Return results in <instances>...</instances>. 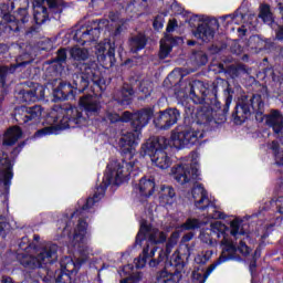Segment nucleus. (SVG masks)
<instances>
[{"mask_svg": "<svg viewBox=\"0 0 283 283\" xmlns=\"http://www.w3.org/2000/svg\"><path fill=\"white\" fill-rule=\"evenodd\" d=\"M154 117V108H144L137 113L124 112L120 116L122 123H128L132 120V127L134 133H126L119 139V147L123 154V161H113L107 166V170L103 178V186L97 188L94 198L101 199L105 195V188L108 185H120L123 180L129 178L132 171H136L138 166L136 165V146L140 140V130L143 127L149 125V120Z\"/></svg>", "mask_w": 283, "mask_h": 283, "instance_id": "f257e3e1", "label": "nucleus"}, {"mask_svg": "<svg viewBox=\"0 0 283 283\" xmlns=\"http://www.w3.org/2000/svg\"><path fill=\"white\" fill-rule=\"evenodd\" d=\"M98 200L101 199L94 197L88 198L82 209L76 210L71 216L70 221L66 223H63V221L60 222V224H63V234L70 235V239L72 240L71 247L77 249L82 258L77 259V262H74L70 256L62 259L61 272L56 276V283H72V276H70V273L78 271L81 269V264L87 260V255H90V247H87L90 234H87V222H85L83 218H85V211H87V209H92Z\"/></svg>", "mask_w": 283, "mask_h": 283, "instance_id": "f03ea898", "label": "nucleus"}, {"mask_svg": "<svg viewBox=\"0 0 283 283\" xmlns=\"http://www.w3.org/2000/svg\"><path fill=\"white\" fill-rule=\"evenodd\" d=\"M87 118L83 116V112L77 107H61L54 106L46 117L48 127H44L35 133L36 138L56 134L59 129H70L81 125H85Z\"/></svg>", "mask_w": 283, "mask_h": 283, "instance_id": "7ed1b4c3", "label": "nucleus"}, {"mask_svg": "<svg viewBox=\"0 0 283 283\" xmlns=\"http://www.w3.org/2000/svg\"><path fill=\"white\" fill-rule=\"evenodd\" d=\"M83 73L81 76L76 75L72 84L61 83L57 91H55V96L59 98H74V94L77 92H85L90 86V83L101 86L103 84V78H101V71L96 69V64L83 66Z\"/></svg>", "mask_w": 283, "mask_h": 283, "instance_id": "20e7f679", "label": "nucleus"}, {"mask_svg": "<svg viewBox=\"0 0 283 283\" xmlns=\"http://www.w3.org/2000/svg\"><path fill=\"white\" fill-rule=\"evenodd\" d=\"M210 231L212 235L219 239L222 253L218 262L209 266L207 275H211V273L216 271V266H219L222 262H227V260H233V255H235V244H233V241L229 238V227H227V224L221 221H213L210 223Z\"/></svg>", "mask_w": 283, "mask_h": 283, "instance_id": "39448f33", "label": "nucleus"}, {"mask_svg": "<svg viewBox=\"0 0 283 283\" xmlns=\"http://www.w3.org/2000/svg\"><path fill=\"white\" fill-rule=\"evenodd\" d=\"M169 139L166 137H154L142 146L143 156H149L153 165L159 169H169L171 167V157L167 155Z\"/></svg>", "mask_w": 283, "mask_h": 283, "instance_id": "423d86ee", "label": "nucleus"}, {"mask_svg": "<svg viewBox=\"0 0 283 283\" xmlns=\"http://www.w3.org/2000/svg\"><path fill=\"white\" fill-rule=\"evenodd\" d=\"M59 247L56 244H49L44 248L36 250V255L32 254H18V260L24 269H41L45 264H52L56 260V252Z\"/></svg>", "mask_w": 283, "mask_h": 283, "instance_id": "0eeeda50", "label": "nucleus"}, {"mask_svg": "<svg viewBox=\"0 0 283 283\" xmlns=\"http://www.w3.org/2000/svg\"><path fill=\"white\" fill-rule=\"evenodd\" d=\"M200 138H205V135L200 130H196L195 128H188L184 132L172 130L169 146L176 147V149H182L185 147H189V145H196L197 140Z\"/></svg>", "mask_w": 283, "mask_h": 283, "instance_id": "6e6552de", "label": "nucleus"}, {"mask_svg": "<svg viewBox=\"0 0 283 283\" xmlns=\"http://www.w3.org/2000/svg\"><path fill=\"white\" fill-rule=\"evenodd\" d=\"M107 20L103 21H93L88 25L81 27L74 33V41L85 45V43H92V41H96L98 36H101V30L104 25H107Z\"/></svg>", "mask_w": 283, "mask_h": 283, "instance_id": "1a4fd4ad", "label": "nucleus"}, {"mask_svg": "<svg viewBox=\"0 0 283 283\" xmlns=\"http://www.w3.org/2000/svg\"><path fill=\"white\" fill-rule=\"evenodd\" d=\"M180 118V111L177 108H167L155 115L154 125L157 129H171Z\"/></svg>", "mask_w": 283, "mask_h": 283, "instance_id": "9d476101", "label": "nucleus"}, {"mask_svg": "<svg viewBox=\"0 0 283 283\" xmlns=\"http://www.w3.org/2000/svg\"><path fill=\"white\" fill-rule=\"evenodd\" d=\"M171 174L179 185H187V182H191L192 180H196L198 176H200L198 167L189 164H181L172 167Z\"/></svg>", "mask_w": 283, "mask_h": 283, "instance_id": "9b49d317", "label": "nucleus"}, {"mask_svg": "<svg viewBox=\"0 0 283 283\" xmlns=\"http://www.w3.org/2000/svg\"><path fill=\"white\" fill-rule=\"evenodd\" d=\"M145 238H148L150 244H163L167 240V234L156 228L148 227L147 222H143L136 238V244H140Z\"/></svg>", "mask_w": 283, "mask_h": 283, "instance_id": "f8f14e48", "label": "nucleus"}, {"mask_svg": "<svg viewBox=\"0 0 283 283\" xmlns=\"http://www.w3.org/2000/svg\"><path fill=\"white\" fill-rule=\"evenodd\" d=\"M156 189V182L151 178H142L137 185L134 186V193L140 200H145L150 196H154V190Z\"/></svg>", "mask_w": 283, "mask_h": 283, "instance_id": "ddd939ff", "label": "nucleus"}, {"mask_svg": "<svg viewBox=\"0 0 283 283\" xmlns=\"http://www.w3.org/2000/svg\"><path fill=\"white\" fill-rule=\"evenodd\" d=\"M78 103L80 107H83L88 116H96L101 112V102L94 95H84Z\"/></svg>", "mask_w": 283, "mask_h": 283, "instance_id": "4468645a", "label": "nucleus"}, {"mask_svg": "<svg viewBox=\"0 0 283 283\" xmlns=\"http://www.w3.org/2000/svg\"><path fill=\"white\" fill-rule=\"evenodd\" d=\"M265 123L268 127H271L279 136V138H283V116L280 111H272L269 115L265 116Z\"/></svg>", "mask_w": 283, "mask_h": 283, "instance_id": "2eb2a0df", "label": "nucleus"}, {"mask_svg": "<svg viewBox=\"0 0 283 283\" xmlns=\"http://www.w3.org/2000/svg\"><path fill=\"white\" fill-rule=\"evenodd\" d=\"M191 196L197 209L205 210L209 207V195L202 185L195 186Z\"/></svg>", "mask_w": 283, "mask_h": 283, "instance_id": "dca6fc26", "label": "nucleus"}, {"mask_svg": "<svg viewBox=\"0 0 283 283\" xmlns=\"http://www.w3.org/2000/svg\"><path fill=\"white\" fill-rule=\"evenodd\" d=\"M95 54L98 61H105V59H109L111 63L114 61V56L116 54V45L112 42H101L95 46Z\"/></svg>", "mask_w": 283, "mask_h": 283, "instance_id": "f3484780", "label": "nucleus"}, {"mask_svg": "<svg viewBox=\"0 0 283 283\" xmlns=\"http://www.w3.org/2000/svg\"><path fill=\"white\" fill-rule=\"evenodd\" d=\"M12 178V163L8 159V155H4L0 150V182L8 185V180Z\"/></svg>", "mask_w": 283, "mask_h": 283, "instance_id": "a211bd4d", "label": "nucleus"}, {"mask_svg": "<svg viewBox=\"0 0 283 283\" xmlns=\"http://www.w3.org/2000/svg\"><path fill=\"white\" fill-rule=\"evenodd\" d=\"M23 123H30V120H39L43 116V108L39 105L32 107L22 106L20 108Z\"/></svg>", "mask_w": 283, "mask_h": 283, "instance_id": "6ab92c4d", "label": "nucleus"}, {"mask_svg": "<svg viewBox=\"0 0 283 283\" xmlns=\"http://www.w3.org/2000/svg\"><path fill=\"white\" fill-rule=\"evenodd\" d=\"M214 35L216 31H213L207 23L200 24L193 32V36L198 39V41H201V43H209V41H213Z\"/></svg>", "mask_w": 283, "mask_h": 283, "instance_id": "aec40b11", "label": "nucleus"}, {"mask_svg": "<svg viewBox=\"0 0 283 283\" xmlns=\"http://www.w3.org/2000/svg\"><path fill=\"white\" fill-rule=\"evenodd\" d=\"M157 247H153L149 245V243H147L146 248H144L143 250V254L139 255V258L134 260V264L136 266V269H144L145 264H147V259L149 258H154L156 255V251H157Z\"/></svg>", "mask_w": 283, "mask_h": 283, "instance_id": "412c9836", "label": "nucleus"}, {"mask_svg": "<svg viewBox=\"0 0 283 283\" xmlns=\"http://www.w3.org/2000/svg\"><path fill=\"white\" fill-rule=\"evenodd\" d=\"M176 198V190L170 186H161L159 190V202L161 205H174Z\"/></svg>", "mask_w": 283, "mask_h": 283, "instance_id": "4be33fe9", "label": "nucleus"}, {"mask_svg": "<svg viewBox=\"0 0 283 283\" xmlns=\"http://www.w3.org/2000/svg\"><path fill=\"white\" fill-rule=\"evenodd\" d=\"M251 114V108L248 104H238L233 113V119L237 125H242L247 120V116Z\"/></svg>", "mask_w": 283, "mask_h": 283, "instance_id": "5701e85b", "label": "nucleus"}, {"mask_svg": "<svg viewBox=\"0 0 283 283\" xmlns=\"http://www.w3.org/2000/svg\"><path fill=\"white\" fill-rule=\"evenodd\" d=\"M22 134L21 128L18 126L10 128L4 135L3 145L6 147H12V145H14V143L21 138Z\"/></svg>", "mask_w": 283, "mask_h": 283, "instance_id": "b1692460", "label": "nucleus"}, {"mask_svg": "<svg viewBox=\"0 0 283 283\" xmlns=\"http://www.w3.org/2000/svg\"><path fill=\"white\" fill-rule=\"evenodd\" d=\"M33 17L38 24L45 23V19H48V9L41 6L39 1L33 3Z\"/></svg>", "mask_w": 283, "mask_h": 283, "instance_id": "393cba45", "label": "nucleus"}, {"mask_svg": "<svg viewBox=\"0 0 283 283\" xmlns=\"http://www.w3.org/2000/svg\"><path fill=\"white\" fill-rule=\"evenodd\" d=\"M132 98H134V90L129 86H124L117 94V102L120 103V105H129Z\"/></svg>", "mask_w": 283, "mask_h": 283, "instance_id": "a878e982", "label": "nucleus"}, {"mask_svg": "<svg viewBox=\"0 0 283 283\" xmlns=\"http://www.w3.org/2000/svg\"><path fill=\"white\" fill-rule=\"evenodd\" d=\"M211 120H213L211 111H208V112L199 111L197 113V120L193 124V127L191 129H196V125H200V127H205L208 123H211Z\"/></svg>", "mask_w": 283, "mask_h": 283, "instance_id": "bb28decb", "label": "nucleus"}, {"mask_svg": "<svg viewBox=\"0 0 283 283\" xmlns=\"http://www.w3.org/2000/svg\"><path fill=\"white\" fill-rule=\"evenodd\" d=\"M259 17L268 25H273V12H271V7L269 4H261L260 6Z\"/></svg>", "mask_w": 283, "mask_h": 283, "instance_id": "cd10ccee", "label": "nucleus"}, {"mask_svg": "<svg viewBox=\"0 0 283 283\" xmlns=\"http://www.w3.org/2000/svg\"><path fill=\"white\" fill-rule=\"evenodd\" d=\"M70 54L72 59H74V61H87V59L90 57V51L84 48L74 46L70 50Z\"/></svg>", "mask_w": 283, "mask_h": 283, "instance_id": "c85d7f7f", "label": "nucleus"}, {"mask_svg": "<svg viewBox=\"0 0 283 283\" xmlns=\"http://www.w3.org/2000/svg\"><path fill=\"white\" fill-rule=\"evenodd\" d=\"M147 44V39H145V35L138 34L130 39V50L132 52H138V50H143L145 45Z\"/></svg>", "mask_w": 283, "mask_h": 283, "instance_id": "c756f323", "label": "nucleus"}, {"mask_svg": "<svg viewBox=\"0 0 283 283\" xmlns=\"http://www.w3.org/2000/svg\"><path fill=\"white\" fill-rule=\"evenodd\" d=\"M169 52H171V38H169V35H166L160 41V59H167V56H169Z\"/></svg>", "mask_w": 283, "mask_h": 283, "instance_id": "7c9ffc66", "label": "nucleus"}, {"mask_svg": "<svg viewBox=\"0 0 283 283\" xmlns=\"http://www.w3.org/2000/svg\"><path fill=\"white\" fill-rule=\"evenodd\" d=\"M230 235L238 240L240 237L244 235V230L240 227V221L234 219L230 222Z\"/></svg>", "mask_w": 283, "mask_h": 283, "instance_id": "2f4dec72", "label": "nucleus"}, {"mask_svg": "<svg viewBox=\"0 0 283 283\" xmlns=\"http://www.w3.org/2000/svg\"><path fill=\"white\" fill-rule=\"evenodd\" d=\"M30 62H19L17 60L15 64H12L11 66H2L0 67V76H3L4 74H14L15 70H19V67H23L28 65Z\"/></svg>", "mask_w": 283, "mask_h": 283, "instance_id": "473e14b6", "label": "nucleus"}, {"mask_svg": "<svg viewBox=\"0 0 283 283\" xmlns=\"http://www.w3.org/2000/svg\"><path fill=\"white\" fill-rule=\"evenodd\" d=\"M196 90L197 92H199V94H201V96H203V99L206 96H209V94H211V90H209V84H205L203 82H197L195 84V86L192 87V94H196Z\"/></svg>", "mask_w": 283, "mask_h": 283, "instance_id": "72a5a7b5", "label": "nucleus"}, {"mask_svg": "<svg viewBox=\"0 0 283 283\" xmlns=\"http://www.w3.org/2000/svg\"><path fill=\"white\" fill-rule=\"evenodd\" d=\"M171 264L176 268L175 275L182 273V270L185 269V262L182 261L178 252H175V254L172 255Z\"/></svg>", "mask_w": 283, "mask_h": 283, "instance_id": "f704fd0d", "label": "nucleus"}, {"mask_svg": "<svg viewBox=\"0 0 283 283\" xmlns=\"http://www.w3.org/2000/svg\"><path fill=\"white\" fill-rule=\"evenodd\" d=\"M202 227V222L198 219H188L184 224H181V229L185 231H191L193 229H200Z\"/></svg>", "mask_w": 283, "mask_h": 283, "instance_id": "c9c22d12", "label": "nucleus"}, {"mask_svg": "<svg viewBox=\"0 0 283 283\" xmlns=\"http://www.w3.org/2000/svg\"><path fill=\"white\" fill-rule=\"evenodd\" d=\"M271 149L275 154L276 165H283V149L277 142H272Z\"/></svg>", "mask_w": 283, "mask_h": 283, "instance_id": "e433bc0d", "label": "nucleus"}, {"mask_svg": "<svg viewBox=\"0 0 283 283\" xmlns=\"http://www.w3.org/2000/svg\"><path fill=\"white\" fill-rule=\"evenodd\" d=\"M199 239L203 242V244H208V247H217L218 241L211 238V234L207 231H202L199 235Z\"/></svg>", "mask_w": 283, "mask_h": 283, "instance_id": "4c0bfd02", "label": "nucleus"}, {"mask_svg": "<svg viewBox=\"0 0 283 283\" xmlns=\"http://www.w3.org/2000/svg\"><path fill=\"white\" fill-rule=\"evenodd\" d=\"M251 106H252V109H255L256 112H261L262 107H264V102H262V97L260 95H254L251 98Z\"/></svg>", "mask_w": 283, "mask_h": 283, "instance_id": "58836bf2", "label": "nucleus"}, {"mask_svg": "<svg viewBox=\"0 0 283 283\" xmlns=\"http://www.w3.org/2000/svg\"><path fill=\"white\" fill-rule=\"evenodd\" d=\"M151 90H154L151 82H142L140 92L145 95L146 98L151 94Z\"/></svg>", "mask_w": 283, "mask_h": 283, "instance_id": "ea45409f", "label": "nucleus"}, {"mask_svg": "<svg viewBox=\"0 0 283 283\" xmlns=\"http://www.w3.org/2000/svg\"><path fill=\"white\" fill-rule=\"evenodd\" d=\"M209 218H211L212 220H224V218H227L226 214H223V212H220V210H217L216 208L211 207L210 208V212H209Z\"/></svg>", "mask_w": 283, "mask_h": 283, "instance_id": "a19ab883", "label": "nucleus"}, {"mask_svg": "<svg viewBox=\"0 0 283 283\" xmlns=\"http://www.w3.org/2000/svg\"><path fill=\"white\" fill-rule=\"evenodd\" d=\"M23 101L24 103H35L36 97L34 95V91L33 90L25 91L23 93Z\"/></svg>", "mask_w": 283, "mask_h": 283, "instance_id": "79ce46f5", "label": "nucleus"}, {"mask_svg": "<svg viewBox=\"0 0 283 283\" xmlns=\"http://www.w3.org/2000/svg\"><path fill=\"white\" fill-rule=\"evenodd\" d=\"M153 25L155 30H163V27L165 25V17L157 15Z\"/></svg>", "mask_w": 283, "mask_h": 283, "instance_id": "37998d69", "label": "nucleus"}, {"mask_svg": "<svg viewBox=\"0 0 283 283\" xmlns=\"http://www.w3.org/2000/svg\"><path fill=\"white\" fill-rule=\"evenodd\" d=\"M178 238H180V233L178 232H174L171 234L170 241L168 242L167 247H166V251L167 253L171 252V247H174V244H176V240H178Z\"/></svg>", "mask_w": 283, "mask_h": 283, "instance_id": "c03bdc74", "label": "nucleus"}, {"mask_svg": "<svg viewBox=\"0 0 283 283\" xmlns=\"http://www.w3.org/2000/svg\"><path fill=\"white\" fill-rule=\"evenodd\" d=\"M46 3L49 8L56 9L59 12H61V6H63V1L61 0H46Z\"/></svg>", "mask_w": 283, "mask_h": 283, "instance_id": "a18cd8bd", "label": "nucleus"}, {"mask_svg": "<svg viewBox=\"0 0 283 283\" xmlns=\"http://www.w3.org/2000/svg\"><path fill=\"white\" fill-rule=\"evenodd\" d=\"M33 94L35 96V101H39V98H43L45 96V88L40 85L33 90Z\"/></svg>", "mask_w": 283, "mask_h": 283, "instance_id": "49530a36", "label": "nucleus"}, {"mask_svg": "<svg viewBox=\"0 0 283 283\" xmlns=\"http://www.w3.org/2000/svg\"><path fill=\"white\" fill-rule=\"evenodd\" d=\"M106 120H109V123H118V120H120V115L114 112H108L106 114Z\"/></svg>", "mask_w": 283, "mask_h": 283, "instance_id": "de8ad7c7", "label": "nucleus"}, {"mask_svg": "<svg viewBox=\"0 0 283 283\" xmlns=\"http://www.w3.org/2000/svg\"><path fill=\"white\" fill-rule=\"evenodd\" d=\"M67 59V53L65 52V49L57 51L56 62L63 63Z\"/></svg>", "mask_w": 283, "mask_h": 283, "instance_id": "09e8293b", "label": "nucleus"}, {"mask_svg": "<svg viewBox=\"0 0 283 283\" xmlns=\"http://www.w3.org/2000/svg\"><path fill=\"white\" fill-rule=\"evenodd\" d=\"M221 19L222 21H231V23H238V19H242V15L230 14V15H223Z\"/></svg>", "mask_w": 283, "mask_h": 283, "instance_id": "8fccbe9b", "label": "nucleus"}, {"mask_svg": "<svg viewBox=\"0 0 283 283\" xmlns=\"http://www.w3.org/2000/svg\"><path fill=\"white\" fill-rule=\"evenodd\" d=\"M239 251L240 253H242L243 255H249V253H251V249L248 248L247 243L244 242H240L239 244Z\"/></svg>", "mask_w": 283, "mask_h": 283, "instance_id": "3c124183", "label": "nucleus"}, {"mask_svg": "<svg viewBox=\"0 0 283 283\" xmlns=\"http://www.w3.org/2000/svg\"><path fill=\"white\" fill-rule=\"evenodd\" d=\"M166 258H167V253L164 251H160L158 261L156 260L150 261L149 266H156V264H158L159 262H163V260H165Z\"/></svg>", "mask_w": 283, "mask_h": 283, "instance_id": "603ef678", "label": "nucleus"}, {"mask_svg": "<svg viewBox=\"0 0 283 283\" xmlns=\"http://www.w3.org/2000/svg\"><path fill=\"white\" fill-rule=\"evenodd\" d=\"M18 14H20V20L22 21V23H25V21H28V9L20 8Z\"/></svg>", "mask_w": 283, "mask_h": 283, "instance_id": "864d4df0", "label": "nucleus"}, {"mask_svg": "<svg viewBox=\"0 0 283 283\" xmlns=\"http://www.w3.org/2000/svg\"><path fill=\"white\" fill-rule=\"evenodd\" d=\"M24 243H20L19 247L22 251H27V253H30L32 251V247H30V243H28V238H23ZM27 243V245H25Z\"/></svg>", "mask_w": 283, "mask_h": 283, "instance_id": "5fc2aeb1", "label": "nucleus"}, {"mask_svg": "<svg viewBox=\"0 0 283 283\" xmlns=\"http://www.w3.org/2000/svg\"><path fill=\"white\" fill-rule=\"evenodd\" d=\"M279 213H283V197H279L275 201Z\"/></svg>", "mask_w": 283, "mask_h": 283, "instance_id": "6e6d98bb", "label": "nucleus"}, {"mask_svg": "<svg viewBox=\"0 0 283 283\" xmlns=\"http://www.w3.org/2000/svg\"><path fill=\"white\" fill-rule=\"evenodd\" d=\"M7 227H8V223H6V220L0 218V235H3V231H6Z\"/></svg>", "mask_w": 283, "mask_h": 283, "instance_id": "4d7b16f0", "label": "nucleus"}, {"mask_svg": "<svg viewBox=\"0 0 283 283\" xmlns=\"http://www.w3.org/2000/svg\"><path fill=\"white\" fill-rule=\"evenodd\" d=\"M176 25H177L176 20H170L167 25V32H174V28H176Z\"/></svg>", "mask_w": 283, "mask_h": 283, "instance_id": "13d9d810", "label": "nucleus"}, {"mask_svg": "<svg viewBox=\"0 0 283 283\" xmlns=\"http://www.w3.org/2000/svg\"><path fill=\"white\" fill-rule=\"evenodd\" d=\"M276 39H279V41H283V27H281L276 32Z\"/></svg>", "mask_w": 283, "mask_h": 283, "instance_id": "bf43d9fd", "label": "nucleus"}, {"mask_svg": "<svg viewBox=\"0 0 283 283\" xmlns=\"http://www.w3.org/2000/svg\"><path fill=\"white\" fill-rule=\"evenodd\" d=\"M250 42L251 43H262V41H260V36H258V35L250 38Z\"/></svg>", "mask_w": 283, "mask_h": 283, "instance_id": "052dcab7", "label": "nucleus"}, {"mask_svg": "<svg viewBox=\"0 0 283 283\" xmlns=\"http://www.w3.org/2000/svg\"><path fill=\"white\" fill-rule=\"evenodd\" d=\"M6 52H8V45L0 44V54H6Z\"/></svg>", "mask_w": 283, "mask_h": 283, "instance_id": "680f3d73", "label": "nucleus"}, {"mask_svg": "<svg viewBox=\"0 0 283 283\" xmlns=\"http://www.w3.org/2000/svg\"><path fill=\"white\" fill-rule=\"evenodd\" d=\"M192 238H193V233H188L184 235V242H189V240H192Z\"/></svg>", "mask_w": 283, "mask_h": 283, "instance_id": "e2e57ef3", "label": "nucleus"}, {"mask_svg": "<svg viewBox=\"0 0 283 283\" xmlns=\"http://www.w3.org/2000/svg\"><path fill=\"white\" fill-rule=\"evenodd\" d=\"M1 283H14L11 277H2Z\"/></svg>", "mask_w": 283, "mask_h": 283, "instance_id": "0e129e2a", "label": "nucleus"}, {"mask_svg": "<svg viewBox=\"0 0 283 283\" xmlns=\"http://www.w3.org/2000/svg\"><path fill=\"white\" fill-rule=\"evenodd\" d=\"M250 271H251V273H253V271H255V263H252V264L250 265Z\"/></svg>", "mask_w": 283, "mask_h": 283, "instance_id": "69168bd1", "label": "nucleus"}, {"mask_svg": "<svg viewBox=\"0 0 283 283\" xmlns=\"http://www.w3.org/2000/svg\"><path fill=\"white\" fill-rule=\"evenodd\" d=\"M115 34H120V25L116 27Z\"/></svg>", "mask_w": 283, "mask_h": 283, "instance_id": "338daca9", "label": "nucleus"}, {"mask_svg": "<svg viewBox=\"0 0 283 283\" xmlns=\"http://www.w3.org/2000/svg\"><path fill=\"white\" fill-rule=\"evenodd\" d=\"M279 10L283 14V4L282 3H279Z\"/></svg>", "mask_w": 283, "mask_h": 283, "instance_id": "774afa93", "label": "nucleus"}]
</instances>
